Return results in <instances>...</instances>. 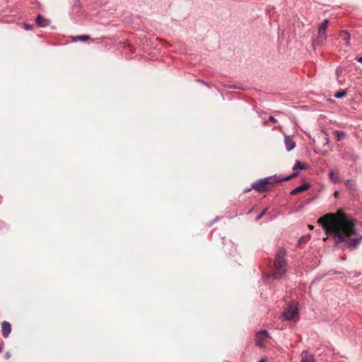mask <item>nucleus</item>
I'll return each instance as SVG.
<instances>
[{
    "label": "nucleus",
    "mask_w": 362,
    "mask_h": 362,
    "mask_svg": "<svg viewBox=\"0 0 362 362\" xmlns=\"http://www.w3.org/2000/svg\"><path fill=\"white\" fill-rule=\"evenodd\" d=\"M338 196L337 192H335V197Z\"/></svg>",
    "instance_id": "2f4dec72"
},
{
    "label": "nucleus",
    "mask_w": 362,
    "mask_h": 362,
    "mask_svg": "<svg viewBox=\"0 0 362 362\" xmlns=\"http://www.w3.org/2000/svg\"><path fill=\"white\" fill-rule=\"evenodd\" d=\"M297 175H298V173L295 172L291 175H288V176L284 177H281L280 179H277L276 177H268L259 180L257 182L253 183L252 185V187L259 192H263L267 189L268 185L279 183L283 181L289 180L295 177Z\"/></svg>",
    "instance_id": "20e7f679"
},
{
    "label": "nucleus",
    "mask_w": 362,
    "mask_h": 362,
    "mask_svg": "<svg viewBox=\"0 0 362 362\" xmlns=\"http://www.w3.org/2000/svg\"><path fill=\"white\" fill-rule=\"evenodd\" d=\"M340 37L345 41L346 45L349 46L350 45V34L346 30H341L340 32Z\"/></svg>",
    "instance_id": "ddd939ff"
},
{
    "label": "nucleus",
    "mask_w": 362,
    "mask_h": 362,
    "mask_svg": "<svg viewBox=\"0 0 362 362\" xmlns=\"http://www.w3.org/2000/svg\"><path fill=\"white\" fill-rule=\"evenodd\" d=\"M329 179L334 183L340 182V179L338 175H335L333 171H330L329 173Z\"/></svg>",
    "instance_id": "dca6fc26"
},
{
    "label": "nucleus",
    "mask_w": 362,
    "mask_h": 362,
    "mask_svg": "<svg viewBox=\"0 0 362 362\" xmlns=\"http://www.w3.org/2000/svg\"><path fill=\"white\" fill-rule=\"evenodd\" d=\"M341 157H342V158H344V159H346V158L344 154H343Z\"/></svg>",
    "instance_id": "c756f323"
},
{
    "label": "nucleus",
    "mask_w": 362,
    "mask_h": 362,
    "mask_svg": "<svg viewBox=\"0 0 362 362\" xmlns=\"http://www.w3.org/2000/svg\"><path fill=\"white\" fill-rule=\"evenodd\" d=\"M200 83H202V84L205 85L206 86L209 87V88H211V86L209 83H208L207 82L204 81H202V80H198Z\"/></svg>",
    "instance_id": "4be33fe9"
},
{
    "label": "nucleus",
    "mask_w": 362,
    "mask_h": 362,
    "mask_svg": "<svg viewBox=\"0 0 362 362\" xmlns=\"http://www.w3.org/2000/svg\"><path fill=\"white\" fill-rule=\"evenodd\" d=\"M10 356H11V355H10V354H9V353H6V356H5L6 358H10Z\"/></svg>",
    "instance_id": "a878e982"
},
{
    "label": "nucleus",
    "mask_w": 362,
    "mask_h": 362,
    "mask_svg": "<svg viewBox=\"0 0 362 362\" xmlns=\"http://www.w3.org/2000/svg\"><path fill=\"white\" fill-rule=\"evenodd\" d=\"M286 255V251L284 248L278 250L274 260L275 271L273 273L274 279H280L285 275L287 270Z\"/></svg>",
    "instance_id": "7ed1b4c3"
},
{
    "label": "nucleus",
    "mask_w": 362,
    "mask_h": 362,
    "mask_svg": "<svg viewBox=\"0 0 362 362\" xmlns=\"http://www.w3.org/2000/svg\"><path fill=\"white\" fill-rule=\"evenodd\" d=\"M267 210V208H266V209H264L263 210V211H262V213H261V214H260L257 217V220L260 219V218H262V217L265 214V213H266Z\"/></svg>",
    "instance_id": "412c9836"
},
{
    "label": "nucleus",
    "mask_w": 362,
    "mask_h": 362,
    "mask_svg": "<svg viewBox=\"0 0 362 362\" xmlns=\"http://www.w3.org/2000/svg\"><path fill=\"white\" fill-rule=\"evenodd\" d=\"M89 39H90V36L89 35H78V36L75 37L74 38V40L75 42L78 41V40H80V41H87Z\"/></svg>",
    "instance_id": "f3484780"
},
{
    "label": "nucleus",
    "mask_w": 362,
    "mask_h": 362,
    "mask_svg": "<svg viewBox=\"0 0 362 362\" xmlns=\"http://www.w3.org/2000/svg\"><path fill=\"white\" fill-rule=\"evenodd\" d=\"M259 362H264V360H261Z\"/></svg>",
    "instance_id": "473e14b6"
},
{
    "label": "nucleus",
    "mask_w": 362,
    "mask_h": 362,
    "mask_svg": "<svg viewBox=\"0 0 362 362\" xmlns=\"http://www.w3.org/2000/svg\"><path fill=\"white\" fill-rule=\"evenodd\" d=\"M284 143L286 148L288 151H291L296 147V143L291 139L289 136L286 135L284 137Z\"/></svg>",
    "instance_id": "9b49d317"
},
{
    "label": "nucleus",
    "mask_w": 362,
    "mask_h": 362,
    "mask_svg": "<svg viewBox=\"0 0 362 362\" xmlns=\"http://www.w3.org/2000/svg\"><path fill=\"white\" fill-rule=\"evenodd\" d=\"M250 190H251V189L248 188V189H244V192H250Z\"/></svg>",
    "instance_id": "c85d7f7f"
},
{
    "label": "nucleus",
    "mask_w": 362,
    "mask_h": 362,
    "mask_svg": "<svg viewBox=\"0 0 362 362\" xmlns=\"http://www.w3.org/2000/svg\"><path fill=\"white\" fill-rule=\"evenodd\" d=\"M301 362H315V356L313 354L308 351H303L300 355Z\"/></svg>",
    "instance_id": "6e6552de"
},
{
    "label": "nucleus",
    "mask_w": 362,
    "mask_h": 362,
    "mask_svg": "<svg viewBox=\"0 0 362 362\" xmlns=\"http://www.w3.org/2000/svg\"><path fill=\"white\" fill-rule=\"evenodd\" d=\"M1 351H2V347L0 346V353L1 352Z\"/></svg>",
    "instance_id": "7c9ffc66"
},
{
    "label": "nucleus",
    "mask_w": 362,
    "mask_h": 362,
    "mask_svg": "<svg viewBox=\"0 0 362 362\" xmlns=\"http://www.w3.org/2000/svg\"><path fill=\"white\" fill-rule=\"evenodd\" d=\"M345 214H341L335 218L332 214H327L317 220V223L322 226L327 235L332 234L335 238V230L341 228L347 219Z\"/></svg>",
    "instance_id": "f03ea898"
},
{
    "label": "nucleus",
    "mask_w": 362,
    "mask_h": 362,
    "mask_svg": "<svg viewBox=\"0 0 362 362\" xmlns=\"http://www.w3.org/2000/svg\"><path fill=\"white\" fill-rule=\"evenodd\" d=\"M306 168H307V166L305 164L302 163L299 160H296V163L294 164V165L293 167V170H296L297 169L305 170Z\"/></svg>",
    "instance_id": "2eb2a0df"
},
{
    "label": "nucleus",
    "mask_w": 362,
    "mask_h": 362,
    "mask_svg": "<svg viewBox=\"0 0 362 362\" xmlns=\"http://www.w3.org/2000/svg\"><path fill=\"white\" fill-rule=\"evenodd\" d=\"M23 28L26 30H32L33 26L29 25V24H28V23H24L23 24Z\"/></svg>",
    "instance_id": "aec40b11"
},
{
    "label": "nucleus",
    "mask_w": 362,
    "mask_h": 362,
    "mask_svg": "<svg viewBox=\"0 0 362 362\" xmlns=\"http://www.w3.org/2000/svg\"><path fill=\"white\" fill-rule=\"evenodd\" d=\"M355 225V219L348 217L342 227L335 230V244L338 245L341 243H346L347 247L351 250L357 247L362 240V235L359 238H350L351 235L356 234Z\"/></svg>",
    "instance_id": "f257e3e1"
},
{
    "label": "nucleus",
    "mask_w": 362,
    "mask_h": 362,
    "mask_svg": "<svg viewBox=\"0 0 362 362\" xmlns=\"http://www.w3.org/2000/svg\"><path fill=\"white\" fill-rule=\"evenodd\" d=\"M310 187V185L309 183L305 182V183L303 184L302 185L298 186V187H296L295 189H293L290 192V194L291 195H296L302 192H304V191L308 189Z\"/></svg>",
    "instance_id": "9d476101"
},
{
    "label": "nucleus",
    "mask_w": 362,
    "mask_h": 362,
    "mask_svg": "<svg viewBox=\"0 0 362 362\" xmlns=\"http://www.w3.org/2000/svg\"><path fill=\"white\" fill-rule=\"evenodd\" d=\"M308 228L313 230L314 228V226L313 225H308Z\"/></svg>",
    "instance_id": "bb28decb"
},
{
    "label": "nucleus",
    "mask_w": 362,
    "mask_h": 362,
    "mask_svg": "<svg viewBox=\"0 0 362 362\" xmlns=\"http://www.w3.org/2000/svg\"><path fill=\"white\" fill-rule=\"evenodd\" d=\"M356 60L358 62H361L362 63V57H358L356 59Z\"/></svg>",
    "instance_id": "393cba45"
},
{
    "label": "nucleus",
    "mask_w": 362,
    "mask_h": 362,
    "mask_svg": "<svg viewBox=\"0 0 362 362\" xmlns=\"http://www.w3.org/2000/svg\"><path fill=\"white\" fill-rule=\"evenodd\" d=\"M2 335L4 338H7L11 332V324L6 321L1 323Z\"/></svg>",
    "instance_id": "1a4fd4ad"
},
{
    "label": "nucleus",
    "mask_w": 362,
    "mask_h": 362,
    "mask_svg": "<svg viewBox=\"0 0 362 362\" xmlns=\"http://www.w3.org/2000/svg\"><path fill=\"white\" fill-rule=\"evenodd\" d=\"M269 337V333L267 330H261L256 334V345L259 347L264 346V341Z\"/></svg>",
    "instance_id": "423d86ee"
},
{
    "label": "nucleus",
    "mask_w": 362,
    "mask_h": 362,
    "mask_svg": "<svg viewBox=\"0 0 362 362\" xmlns=\"http://www.w3.org/2000/svg\"><path fill=\"white\" fill-rule=\"evenodd\" d=\"M269 120L271 121L273 123H276V119L273 116H269Z\"/></svg>",
    "instance_id": "5701e85b"
},
{
    "label": "nucleus",
    "mask_w": 362,
    "mask_h": 362,
    "mask_svg": "<svg viewBox=\"0 0 362 362\" xmlns=\"http://www.w3.org/2000/svg\"><path fill=\"white\" fill-rule=\"evenodd\" d=\"M328 24H329V20L325 19L322 21V23L318 26V28L323 29V30H326L327 28Z\"/></svg>",
    "instance_id": "6ab92c4d"
},
{
    "label": "nucleus",
    "mask_w": 362,
    "mask_h": 362,
    "mask_svg": "<svg viewBox=\"0 0 362 362\" xmlns=\"http://www.w3.org/2000/svg\"><path fill=\"white\" fill-rule=\"evenodd\" d=\"M340 71H341V69L338 68V69H337V74H339Z\"/></svg>",
    "instance_id": "cd10ccee"
},
{
    "label": "nucleus",
    "mask_w": 362,
    "mask_h": 362,
    "mask_svg": "<svg viewBox=\"0 0 362 362\" xmlns=\"http://www.w3.org/2000/svg\"><path fill=\"white\" fill-rule=\"evenodd\" d=\"M350 182H351V181H350L349 180H347L346 181L345 184H346V185L347 187H348V186H349Z\"/></svg>",
    "instance_id": "b1692460"
},
{
    "label": "nucleus",
    "mask_w": 362,
    "mask_h": 362,
    "mask_svg": "<svg viewBox=\"0 0 362 362\" xmlns=\"http://www.w3.org/2000/svg\"><path fill=\"white\" fill-rule=\"evenodd\" d=\"M35 23L38 27L44 28L49 24V21L43 18L42 16L38 15L35 19Z\"/></svg>",
    "instance_id": "f8f14e48"
},
{
    "label": "nucleus",
    "mask_w": 362,
    "mask_h": 362,
    "mask_svg": "<svg viewBox=\"0 0 362 362\" xmlns=\"http://www.w3.org/2000/svg\"><path fill=\"white\" fill-rule=\"evenodd\" d=\"M334 134L335 135L337 141H341V140L345 139L346 136V134L345 133V132L339 131V130L334 131Z\"/></svg>",
    "instance_id": "4468645a"
},
{
    "label": "nucleus",
    "mask_w": 362,
    "mask_h": 362,
    "mask_svg": "<svg viewBox=\"0 0 362 362\" xmlns=\"http://www.w3.org/2000/svg\"><path fill=\"white\" fill-rule=\"evenodd\" d=\"M281 318L286 321H291L298 319V303L294 300L288 303L284 313L281 314Z\"/></svg>",
    "instance_id": "39448f33"
},
{
    "label": "nucleus",
    "mask_w": 362,
    "mask_h": 362,
    "mask_svg": "<svg viewBox=\"0 0 362 362\" xmlns=\"http://www.w3.org/2000/svg\"><path fill=\"white\" fill-rule=\"evenodd\" d=\"M327 35L326 30L318 28V33L317 37L313 41V45H322L327 40Z\"/></svg>",
    "instance_id": "0eeeda50"
},
{
    "label": "nucleus",
    "mask_w": 362,
    "mask_h": 362,
    "mask_svg": "<svg viewBox=\"0 0 362 362\" xmlns=\"http://www.w3.org/2000/svg\"><path fill=\"white\" fill-rule=\"evenodd\" d=\"M346 94H347V92L346 90H340L334 94V97L337 98H342L344 96H346Z\"/></svg>",
    "instance_id": "a211bd4d"
}]
</instances>
